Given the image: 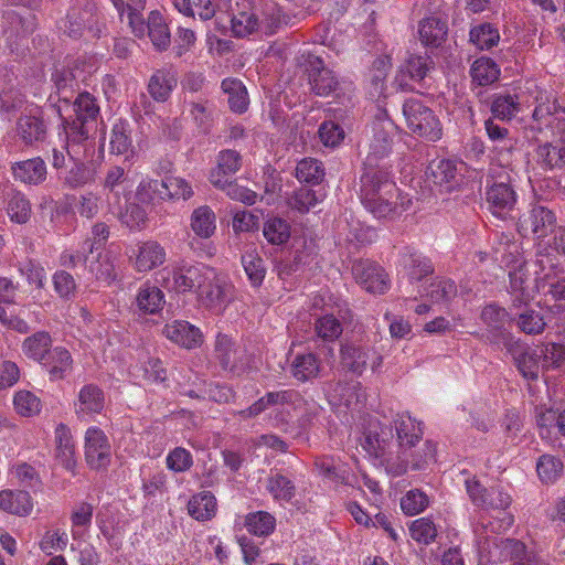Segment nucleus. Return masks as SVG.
<instances>
[{
    "label": "nucleus",
    "instance_id": "nucleus-1",
    "mask_svg": "<svg viewBox=\"0 0 565 565\" xmlns=\"http://www.w3.org/2000/svg\"><path fill=\"white\" fill-rule=\"evenodd\" d=\"M361 200L379 218H393L411 203V200L401 196L391 172L384 166L364 167L361 175Z\"/></svg>",
    "mask_w": 565,
    "mask_h": 565
},
{
    "label": "nucleus",
    "instance_id": "nucleus-2",
    "mask_svg": "<svg viewBox=\"0 0 565 565\" xmlns=\"http://www.w3.org/2000/svg\"><path fill=\"white\" fill-rule=\"evenodd\" d=\"M403 116L407 129L428 141H437L441 138L443 128L434 110L422 100L408 98L403 104Z\"/></svg>",
    "mask_w": 565,
    "mask_h": 565
},
{
    "label": "nucleus",
    "instance_id": "nucleus-3",
    "mask_svg": "<svg viewBox=\"0 0 565 565\" xmlns=\"http://www.w3.org/2000/svg\"><path fill=\"white\" fill-rule=\"evenodd\" d=\"M396 128L394 122L388 118L386 109H379L372 124V138L369 145L370 152L364 167L379 166L377 160L390 153Z\"/></svg>",
    "mask_w": 565,
    "mask_h": 565
},
{
    "label": "nucleus",
    "instance_id": "nucleus-4",
    "mask_svg": "<svg viewBox=\"0 0 565 565\" xmlns=\"http://www.w3.org/2000/svg\"><path fill=\"white\" fill-rule=\"evenodd\" d=\"M199 301L207 309L221 312L232 299V286L214 269H206L204 282L198 291Z\"/></svg>",
    "mask_w": 565,
    "mask_h": 565
},
{
    "label": "nucleus",
    "instance_id": "nucleus-5",
    "mask_svg": "<svg viewBox=\"0 0 565 565\" xmlns=\"http://www.w3.org/2000/svg\"><path fill=\"white\" fill-rule=\"evenodd\" d=\"M519 232L523 236L533 235L541 239L553 234L557 228L555 214L544 207L534 206L519 218Z\"/></svg>",
    "mask_w": 565,
    "mask_h": 565
},
{
    "label": "nucleus",
    "instance_id": "nucleus-6",
    "mask_svg": "<svg viewBox=\"0 0 565 565\" xmlns=\"http://www.w3.org/2000/svg\"><path fill=\"white\" fill-rule=\"evenodd\" d=\"M306 73L310 89L317 96H330L339 88V81L333 71L324 65L321 57L309 55L306 61Z\"/></svg>",
    "mask_w": 565,
    "mask_h": 565
},
{
    "label": "nucleus",
    "instance_id": "nucleus-7",
    "mask_svg": "<svg viewBox=\"0 0 565 565\" xmlns=\"http://www.w3.org/2000/svg\"><path fill=\"white\" fill-rule=\"evenodd\" d=\"M341 363L347 370L361 375L369 364L372 372H376L383 363V356L371 347L345 344L341 349Z\"/></svg>",
    "mask_w": 565,
    "mask_h": 565
},
{
    "label": "nucleus",
    "instance_id": "nucleus-8",
    "mask_svg": "<svg viewBox=\"0 0 565 565\" xmlns=\"http://www.w3.org/2000/svg\"><path fill=\"white\" fill-rule=\"evenodd\" d=\"M503 348L511 354L515 366L527 380L534 381L539 377L540 358L536 351L531 350L526 344L515 340L513 335H504Z\"/></svg>",
    "mask_w": 565,
    "mask_h": 565
},
{
    "label": "nucleus",
    "instance_id": "nucleus-9",
    "mask_svg": "<svg viewBox=\"0 0 565 565\" xmlns=\"http://www.w3.org/2000/svg\"><path fill=\"white\" fill-rule=\"evenodd\" d=\"M85 459L95 470L106 469L111 460V446L99 428H89L85 435Z\"/></svg>",
    "mask_w": 565,
    "mask_h": 565
},
{
    "label": "nucleus",
    "instance_id": "nucleus-10",
    "mask_svg": "<svg viewBox=\"0 0 565 565\" xmlns=\"http://www.w3.org/2000/svg\"><path fill=\"white\" fill-rule=\"evenodd\" d=\"M352 274L356 282L369 292L384 294L388 289L390 281L384 269L367 259L354 262Z\"/></svg>",
    "mask_w": 565,
    "mask_h": 565
},
{
    "label": "nucleus",
    "instance_id": "nucleus-11",
    "mask_svg": "<svg viewBox=\"0 0 565 565\" xmlns=\"http://www.w3.org/2000/svg\"><path fill=\"white\" fill-rule=\"evenodd\" d=\"M434 68V62L427 55H411L401 66L396 83L403 90H414L413 83L422 84Z\"/></svg>",
    "mask_w": 565,
    "mask_h": 565
},
{
    "label": "nucleus",
    "instance_id": "nucleus-12",
    "mask_svg": "<svg viewBox=\"0 0 565 565\" xmlns=\"http://www.w3.org/2000/svg\"><path fill=\"white\" fill-rule=\"evenodd\" d=\"M436 445L433 441H425L419 447L417 445L413 448H401L399 458L402 463L397 465L395 469L396 475L406 472L408 465L414 470H422L430 462L435 461Z\"/></svg>",
    "mask_w": 565,
    "mask_h": 565
},
{
    "label": "nucleus",
    "instance_id": "nucleus-13",
    "mask_svg": "<svg viewBox=\"0 0 565 565\" xmlns=\"http://www.w3.org/2000/svg\"><path fill=\"white\" fill-rule=\"evenodd\" d=\"M103 188L106 193L108 206L116 203L125 196H130L132 192V182L129 179L128 171L120 166L110 167L105 175Z\"/></svg>",
    "mask_w": 565,
    "mask_h": 565
},
{
    "label": "nucleus",
    "instance_id": "nucleus-14",
    "mask_svg": "<svg viewBox=\"0 0 565 565\" xmlns=\"http://www.w3.org/2000/svg\"><path fill=\"white\" fill-rule=\"evenodd\" d=\"M480 319L488 327V339L491 343L503 345L504 335H512L504 329L509 320V313L504 308L495 303L487 305L480 313Z\"/></svg>",
    "mask_w": 565,
    "mask_h": 565
},
{
    "label": "nucleus",
    "instance_id": "nucleus-15",
    "mask_svg": "<svg viewBox=\"0 0 565 565\" xmlns=\"http://www.w3.org/2000/svg\"><path fill=\"white\" fill-rule=\"evenodd\" d=\"M178 85V76L172 67L156 70L148 82V93L158 103L167 102Z\"/></svg>",
    "mask_w": 565,
    "mask_h": 565
},
{
    "label": "nucleus",
    "instance_id": "nucleus-16",
    "mask_svg": "<svg viewBox=\"0 0 565 565\" xmlns=\"http://www.w3.org/2000/svg\"><path fill=\"white\" fill-rule=\"evenodd\" d=\"M459 166H461V163H459ZM427 175L434 184L449 192L459 184L460 172L457 162L449 159H441L430 162L427 168Z\"/></svg>",
    "mask_w": 565,
    "mask_h": 565
},
{
    "label": "nucleus",
    "instance_id": "nucleus-17",
    "mask_svg": "<svg viewBox=\"0 0 565 565\" xmlns=\"http://www.w3.org/2000/svg\"><path fill=\"white\" fill-rule=\"evenodd\" d=\"M487 202L494 215L504 217L513 209L516 194L509 183H493L487 191Z\"/></svg>",
    "mask_w": 565,
    "mask_h": 565
},
{
    "label": "nucleus",
    "instance_id": "nucleus-18",
    "mask_svg": "<svg viewBox=\"0 0 565 565\" xmlns=\"http://www.w3.org/2000/svg\"><path fill=\"white\" fill-rule=\"evenodd\" d=\"M163 333L169 340L186 349L198 348L202 343L200 329L188 321L175 320L168 323L163 329Z\"/></svg>",
    "mask_w": 565,
    "mask_h": 565
},
{
    "label": "nucleus",
    "instance_id": "nucleus-19",
    "mask_svg": "<svg viewBox=\"0 0 565 565\" xmlns=\"http://www.w3.org/2000/svg\"><path fill=\"white\" fill-rule=\"evenodd\" d=\"M129 199L130 196L122 198L117 204L109 205V210L122 224L131 230H139L147 222V212L139 204L130 202Z\"/></svg>",
    "mask_w": 565,
    "mask_h": 565
},
{
    "label": "nucleus",
    "instance_id": "nucleus-20",
    "mask_svg": "<svg viewBox=\"0 0 565 565\" xmlns=\"http://www.w3.org/2000/svg\"><path fill=\"white\" fill-rule=\"evenodd\" d=\"M237 12H233L231 24L232 32L236 38H245L259 30V14L249 6L247 0L237 2Z\"/></svg>",
    "mask_w": 565,
    "mask_h": 565
},
{
    "label": "nucleus",
    "instance_id": "nucleus-21",
    "mask_svg": "<svg viewBox=\"0 0 565 565\" xmlns=\"http://www.w3.org/2000/svg\"><path fill=\"white\" fill-rule=\"evenodd\" d=\"M535 153L536 162L543 170L565 168V142L562 139L539 145Z\"/></svg>",
    "mask_w": 565,
    "mask_h": 565
},
{
    "label": "nucleus",
    "instance_id": "nucleus-22",
    "mask_svg": "<svg viewBox=\"0 0 565 565\" xmlns=\"http://www.w3.org/2000/svg\"><path fill=\"white\" fill-rule=\"evenodd\" d=\"M17 132L20 139L29 146L44 141L47 134V126L40 115H23L18 119Z\"/></svg>",
    "mask_w": 565,
    "mask_h": 565
},
{
    "label": "nucleus",
    "instance_id": "nucleus-23",
    "mask_svg": "<svg viewBox=\"0 0 565 565\" xmlns=\"http://www.w3.org/2000/svg\"><path fill=\"white\" fill-rule=\"evenodd\" d=\"M242 166V157L236 150L226 149L217 156V167L210 173L213 185H224L228 177L235 174Z\"/></svg>",
    "mask_w": 565,
    "mask_h": 565
},
{
    "label": "nucleus",
    "instance_id": "nucleus-24",
    "mask_svg": "<svg viewBox=\"0 0 565 565\" xmlns=\"http://www.w3.org/2000/svg\"><path fill=\"white\" fill-rule=\"evenodd\" d=\"M67 153L71 157L72 164L58 172V179L63 184L71 189H76L93 182L95 180L94 169L79 160H74L70 151Z\"/></svg>",
    "mask_w": 565,
    "mask_h": 565
},
{
    "label": "nucleus",
    "instance_id": "nucleus-25",
    "mask_svg": "<svg viewBox=\"0 0 565 565\" xmlns=\"http://www.w3.org/2000/svg\"><path fill=\"white\" fill-rule=\"evenodd\" d=\"M0 509L20 516L28 515L33 509L32 498L26 491L2 490L0 491Z\"/></svg>",
    "mask_w": 565,
    "mask_h": 565
},
{
    "label": "nucleus",
    "instance_id": "nucleus-26",
    "mask_svg": "<svg viewBox=\"0 0 565 565\" xmlns=\"http://www.w3.org/2000/svg\"><path fill=\"white\" fill-rule=\"evenodd\" d=\"M321 364L319 358L311 352L297 354L290 364V374L301 383L318 377Z\"/></svg>",
    "mask_w": 565,
    "mask_h": 565
},
{
    "label": "nucleus",
    "instance_id": "nucleus-27",
    "mask_svg": "<svg viewBox=\"0 0 565 565\" xmlns=\"http://www.w3.org/2000/svg\"><path fill=\"white\" fill-rule=\"evenodd\" d=\"M207 267L182 266L173 273L174 287L179 292H186L193 289L199 291L200 285L204 282Z\"/></svg>",
    "mask_w": 565,
    "mask_h": 565
},
{
    "label": "nucleus",
    "instance_id": "nucleus-28",
    "mask_svg": "<svg viewBox=\"0 0 565 565\" xmlns=\"http://www.w3.org/2000/svg\"><path fill=\"white\" fill-rule=\"evenodd\" d=\"M17 180L29 184H39L46 179V164L41 158H33L12 167Z\"/></svg>",
    "mask_w": 565,
    "mask_h": 565
},
{
    "label": "nucleus",
    "instance_id": "nucleus-29",
    "mask_svg": "<svg viewBox=\"0 0 565 565\" xmlns=\"http://www.w3.org/2000/svg\"><path fill=\"white\" fill-rule=\"evenodd\" d=\"M94 22L93 8H72L61 29L71 38L82 36L84 30Z\"/></svg>",
    "mask_w": 565,
    "mask_h": 565
},
{
    "label": "nucleus",
    "instance_id": "nucleus-30",
    "mask_svg": "<svg viewBox=\"0 0 565 565\" xmlns=\"http://www.w3.org/2000/svg\"><path fill=\"white\" fill-rule=\"evenodd\" d=\"M136 303L140 311L147 315L159 312L166 303L163 291L149 282L143 284L136 297Z\"/></svg>",
    "mask_w": 565,
    "mask_h": 565
},
{
    "label": "nucleus",
    "instance_id": "nucleus-31",
    "mask_svg": "<svg viewBox=\"0 0 565 565\" xmlns=\"http://www.w3.org/2000/svg\"><path fill=\"white\" fill-rule=\"evenodd\" d=\"M56 459L66 469L73 470L76 466L74 444L70 429L61 424L55 429Z\"/></svg>",
    "mask_w": 565,
    "mask_h": 565
},
{
    "label": "nucleus",
    "instance_id": "nucleus-32",
    "mask_svg": "<svg viewBox=\"0 0 565 565\" xmlns=\"http://www.w3.org/2000/svg\"><path fill=\"white\" fill-rule=\"evenodd\" d=\"M222 90L228 96L230 109L243 114L249 105L248 93L245 85L237 78H225L221 84Z\"/></svg>",
    "mask_w": 565,
    "mask_h": 565
},
{
    "label": "nucleus",
    "instance_id": "nucleus-33",
    "mask_svg": "<svg viewBox=\"0 0 565 565\" xmlns=\"http://www.w3.org/2000/svg\"><path fill=\"white\" fill-rule=\"evenodd\" d=\"M291 18L282 12V9L273 2L265 3L260 9L259 29L266 34L276 33L281 26L288 25Z\"/></svg>",
    "mask_w": 565,
    "mask_h": 565
},
{
    "label": "nucleus",
    "instance_id": "nucleus-34",
    "mask_svg": "<svg viewBox=\"0 0 565 565\" xmlns=\"http://www.w3.org/2000/svg\"><path fill=\"white\" fill-rule=\"evenodd\" d=\"M42 364L47 369L51 380L56 381L64 379L71 372L73 360L65 348L56 347Z\"/></svg>",
    "mask_w": 565,
    "mask_h": 565
},
{
    "label": "nucleus",
    "instance_id": "nucleus-35",
    "mask_svg": "<svg viewBox=\"0 0 565 565\" xmlns=\"http://www.w3.org/2000/svg\"><path fill=\"white\" fill-rule=\"evenodd\" d=\"M191 228L201 238H210L216 231V216L207 205L196 207L191 214Z\"/></svg>",
    "mask_w": 565,
    "mask_h": 565
},
{
    "label": "nucleus",
    "instance_id": "nucleus-36",
    "mask_svg": "<svg viewBox=\"0 0 565 565\" xmlns=\"http://www.w3.org/2000/svg\"><path fill=\"white\" fill-rule=\"evenodd\" d=\"M148 35L158 51H166L170 45V31L158 11L150 12L147 21Z\"/></svg>",
    "mask_w": 565,
    "mask_h": 565
},
{
    "label": "nucleus",
    "instance_id": "nucleus-37",
    "mask_svg": "<svg viewBox=\"0 0 565 565\" xmlns=\"http://www.w3.org/2000/svg\"><path fill=\"white\" fill-rule=\"evenodd\" d=\"M447 24L438 18H428L419 24V39L425 45L439 46L446 39Z\"/></svg>",
    "mask_w": 565,
    "mask_h": 565
},
{
    "label": "nucleus",
    "instance_id": "nucleus-38",
    "mask_svg": "<svg viewBox=\"0 0 565 565\" xmlns=\"http://www.w3.org/2000/svg\"><path fill=\"white\" fill-rule=\"evenodd\" d=\"M164 249L157 242H146L139 247L136 267L139 271H149L164 262Z\"/></svg>",
    "mask_w": 565,
    "mask_h": 565
},
{
    "label": "nucleus",
    "instance_id": "nucleus-39",
    "mask_svg": "<svg viewBox=\"0 0 565 565\" xmlns=\"http://www.w3.org/2000/svg\"><path fill=\"white\" fill-rule=\"evenodd\" d=\"M52 340L47 332L40 331L26 338L23 342V351L26 356L42 363L50 355Z\"/></svg>",
    "mask_w": 565,
    "mask_h": 565
},
{
    "label": "nucleus",
    "instance_id": "nucleus-40",
    "mask_svg": "<svg viewBox=\"0 0 565 565\" xmlns=\"http://www.w3.org/2000/svg\"><path fill=\"white\" fill-rule=\"evenodd\" d=\"M399 448H413L422 439L420 428L417 427L412 418L406 415H397L394 419Z\"/></svg>",
    "mask_w": 565,
    "mask_h": 565
},
{
    "label": "nucleus",
    "instance_id": "nucleus-41",
    "mask_svg": "<svg viewBox=\"0 0 565 565\" xmlns=\"http://www.w3.org/2000/svg\"><path fill=\"white\" fill-rule=\"evenodd\" d=\"M105 398L103 391L94 384H87L79 391L77 413H100Z\"/></svg>",
    "mask_w": 565,
    "mask_h": 565
},
{
    "label": "nucleus",
    "instance_id": "nucleus-42",
    "mask_svg": "<svg viewBox=\"0 0 565 565\" xmlns=\"http://www.w3.org/2000/svg\"><path fill=\"white\" fill-rule=\"evenodd\" d=\"M188 510L190 515L196 520H210L215 515L216 499L209 491L201 492L190 499Z\"/></svg>",
    "mask_w": 565,
    "mask_h": 565
},
{
    "label": "nucleus",
    "instance_id": "nucleus-43",
    "mask_svg": "<svg viewBox=\"0 0 565 565\" xmlns=\"http://www.w3.org/2000/svg\"><path fill=\"white\" fill-rule=\"evenodd\" d=\"M167 179H148L140 182L136 196L141 203L167 200Z\"/></svg>",
    "mask_w": 565,
    "mask_h": 565
},
{
    "label": "nucleus",
    "instance_id": "nucleus-44",
    "mask_svg": "<svg viewBox=\"0 0 565 565\" xmlns=\"http://www.w3.org/2000/svg\"><path fill=\"white\" fill-rule=\"evenodd\" d=\"M470 74L473 83H477L479 86H487L499 78L500 70L492 60L481 57L475 61Z\"/></svg>",
    "mask_w": 565,
    "mask_h": 565
},
{
    "label": "nucleus",
    "instance_id": "nucleus-45",
    "mask_svg": "<svg viewBox=\"0 0 565 565\" xmlns=\"http://www.w3.org/2000/svg\"><path fill=\"white\" fill-rule=\"evenodd\" d=\"M75 119L94 125L96 127L99 107L95 98L89 93L79 94L73 103Z\"/></svg>",
    "mask_w": 565,
    "mask_h": 565
},
{
    "label": "nucleus",
    "instance_id": "nucleus-46",
    "mask_svg": "<svg viewBox=\"0 0 565 565\" xmlns=\"http://www.w3.org/2000/svg\"><path fill=\"white\" fill-rule=\"evenodd\" d=\"M175 7L183 14L189 17L198 14L204 21L211 20L216 12L211 0H175Z\"/></svg>",
    "mask_w": 565,
    "mask_h": 565
},
{
    "label": "nucleus",
    "instance_id": "nucleus-47",
    "mask_svg": "<svg viewBox=\"0 0 565 565\" xmlns=\"http://www.w3.org/2000/svg\"><path fill=\"white\" fill-rule=\"evenodd\" d=\"M263 234L269 244L282 245L290 237V226L282 218L273 217L264 223Z\"/></svg>",
    "mask_w": 565,
    "mask_h": 565
},
{
    "label": "nucleus",
    "instance_id": "nucleus-48",
    "mask_svg": "<svg viewBox=\"0 0 565 565\" xmlns=\"http://www.w3.org/2000/svg\"><path fill=\"white\" fill-rule=\"evenodd\" d=\"M322 163L312 158H305L296 167V178L300 182L318 184L323 180Z\"/></svg>",
    "mask_w": 565,
    "mask_h": 565
},
{
    "label": "nucleus",
    "instance_id": "nucleus-49",
    "mask_svg": "<svg viewBox=\"0 0 565 565\" xmlns=\"http://www.w3.org/2000/svg\"><path fill=\"white\" fill-rule=\"evenodd\" d=\"M214 355L223 370H233L235 367L236 350L234 342L226 334H218L215 341Z\"/></svg>",
    "mask_w": 565,
    "mask_h": 565
},
{
    "label": "nucleus",
    "instance_id": "nucleus-50",
    "mask_svg": "<svg viewBox=\"0 0 565 565\" xmlns=\"http://www.w3.org/2000/svg\"><path fill=\"white\" fill-rule=\"evenodd\" d=\"M87 268L98 280L110 282L116 278L115 266L108 255H90Z\"/></svg>",
    "mask_w": 565,
    "mask_h": 565
},
{
    "label": "nucleus",
    "instance_id": "nucleus-51",
    "mask_svg": "<svg viewBox=\"0 0 565 565\" xmlns=\"http://www.w3.org/2000/svg\"><path fill=\"white\" fill-rule=\"evenodd\" d=\"M500 34L490 23H481L470 31V41L480 50H489L497 45Z\"/></svg>",
    "mask_w": 565,
    "mask_h": 565
},
{
    "label": "nucleus",
    "instance_id": "nucleus-52",
    "mask_svg": "<svg viewBox=\"0 0 565 565\" xmlns=\"http://www.w3.org/2000/svg\"><path fill=\"white\" fill-rule=\"evenodd\" d=\"M275 524V518L264 511L250 513L245 520L247 531L258 536L269 535L274 531Z\"/></svg>",
    "mask_w": 565,
    "mask_h": 565
},
{
    "label": "nucleus",
    "instance_id": "nucleus-53",
    "mask_svg": "<svg viewBox=\"0 0 565 565\" xmlns=\"http://www.w3.org/2000/svg\"><path fill=\"white\" fill-rule=\"evenodd\" d=\"M536 471L543 482L552 483L561 477L563 462L554 456L543 455L537 461Z\"/></svg>",
    "mask_w": 565,
    "mask_h": 565
},
{
    "label": "nucleus",
    "instance_id": "nucleus-54",
    "mask_svg": "<svg viewBox=\"0 0 565 565\" xmlns=\"http://www.w3.org/2000/svg\"><path fill=\"white\" fill-rule=\"evenodd\" d=\"M94 249L95 243L92 242L90 238H87L75 253L64 252L60 257V264L67 268H75L78 264H85L87 266L90 255L94 254Z\"/></svg>",
    "mask_w": 565,
    "mask_h": 565
},
{
    "label": "nucleus",
    "instance_id": "nucleus-55",
    "mask_svg": "<svg viewBox=\"0 0 565 565\" xmlns=\"http://www.w3.org/2000/svg\"><path fill=\"white\" fill-rule=\"evenodd\" d=\"M128 124L119 120L113 126L110 135V150L114 153H126L131 147V138L129 136Z\"/></svg>",
    "mask_w": 565,
    "mask_h": 565
},
{
    "label": "nucleus",
    "instance_id": "nucleus-56",
    "mask_svg": "<svg viewBox=\"0 0 565 565\" xmlns=\"http://www.w3.org/2000/svg\"><path fill=\"white\" fill-rule=\"evenodd\" d=\"M318 201L319 199L316 191L307 186H301L288 199V205L299 213H307Z\"/></svg>",
    "mask_w": 565,
    "mask_h": 565
},
{
    "label": "nucleus",
    "instance_id": "nucleus-57",
    "mask_svg": "<svg viewBox=\"0 0 565 565\" xmlns=\"http://www.w3.org/2000/svg\"><path fill=\"white\" fill-rule=\"evenodd\" d=\"M10 218L19 224H24L31 216V204L21 193H14L8 203Z\"/></svg>",
    "mask_w": 565,
    "mask_h": 565
},
{
    "label": "nucleus",
    "instance_id": "nucleus-58",
    "mask_svg": "<svg viewBox=\"0 0 565 565\" xmlns=\"http://www.w3.org/2000/svg\"><path fill=\"white\" fill-rule=\"evenodd\" d=\"M317 335L323 341H334L342 334V324L332 315L321 317L315 326Z\"/></svg>",
    "mask_w": 565,
    "mask_h": 565
},
{
    "label": "nucleus",
    "instance_id": "nucleus-59",
    "mask_svg": "<svg viewBox=\"0 0 565 565\" xmlns=\"http://www.w3.org/2000/svg\"><path fill=\"white\" fill-rule=\"evenodd\" d=\"M268 491L276 500L290 501L295 497L294 483L282 475H276L268 480Z\"/></svg>",
    "mask_w": 565,
    "mask_h": 565
},
{
    "label": "nucleus",
    "instance_id": "nucleus-60",
    "mask_svg": "<svg viewBox=\"0 0 565 565\" xmlns=\"http://www.w3.org/2000/svg\"><path fill=\"white\" fill-rule=\"evenodd\" d=\"M14 408L22 416H33L41 409V401L30 391H19L13 399Z\"/></svg>",
    "mask_w": 565,
    "mask_h": 565
},
{
    "label": "nucleus",
    "instance_id": "nucleus-61",
    "mask_svg": "<svg viewBox=\"0 0 565 565\" xmlns=\"http://www.w3.org/2000/svg\"><path fill=\"white\" fill-rule=\"evenodd\" d=\"M558 413L553 409H546L537 416V426L540 436L555 445L557 440Z\"/></svg>",
    "mask_w": 565,
    "mask_h": 565
},
{
    "label": "nucleus",
    "instance_id": "nucleus-62",
    "mask_svg": "<svg viewBox=\"0 0 565 565\" xmlns=\"http://www.w3.org/2000/svg\"><path fill=\"white\" fill-rule=\"evenodd\" d=\"M63 126L67 142L72 143H82L83 141H86L90 134L96 129L94 125L83 122L78 119H73L71 122L65 120Z\"/></svg>",
    "mask_w": 565,
    "mask_h": 565
},
{
    "label": "nucleus",
    "instance_id": "nucleus-63",
    "mask_svg": "<svg viewBox=\"0 0 565 565\" xmlns=\"http://www.w3.org/2000/svg\"><path fill=\"white\" fill-rule=\"evenodd\" d=\"M518 109L519 104L511 95L495 96L491 104V113L493 117L502 120L511 119L513 116H515Z\"/></svg>",
    "mask_w": 565,
    "mask_h": 565
},
{
    "label": "nucleus",
    "instance_id": "nucleus-64",
    "mask_svg": "<svg viewBox=\"0 0 565 565\" xmlns=\"http://www.w3.org/2000/svg\"><path fill=\"white\" fill-rule=\"evenodd\" d=\"M409 531L415 541L424 544L431 543L437 536V529L434 522L426 518L415 520Z\"/></svg>",
    "mask_w": 565,
    "mask_h": 565
}]
</instances>
